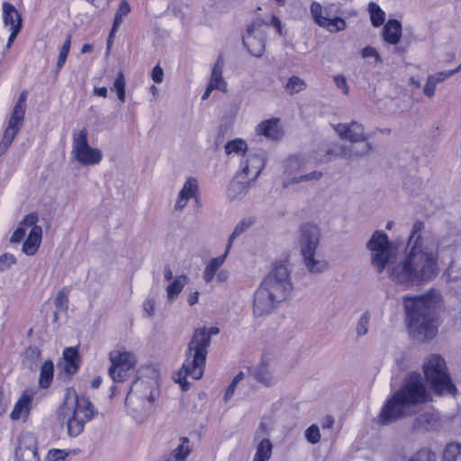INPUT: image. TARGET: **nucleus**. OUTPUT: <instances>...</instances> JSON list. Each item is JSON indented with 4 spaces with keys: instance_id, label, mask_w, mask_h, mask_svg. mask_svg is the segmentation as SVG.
I'll return each mask as SVG.
<instances>
[{
    "instance_id": "f257e3e1",
    "label": "nucleus",
    "mask_w": 461,
    "mask_h": 461,
    "mask_svg": "<svg viewBox=\"0 0 461 461\" xmlns=\"http://www.w3.org/2000/svg\"><path fill=\"white\" fill-rule=\"evenodd\" d=\"M424 222L416 221L408 238V250L399 260L392 261L394 251L386 233L376 230L368 240L366 247L371 256V265L378 274L388 266L390 279L406 287L426 284L434 279L439 272L438 249L437 239L423 235Z\"/></svg>"
},
{
    "instance_id": "f03ea898",
    "label": "nucleus",
    "mask_w": 461,
    "mask_h": 461,
    "mask_svg": "<svg viewBox=\"0 0 461 461\" xmlns=\"http://www.w3.org/2000/svg\"><path fill=\"white\" fill-rule=\"evenodd\" d=\"M429 401L430 393L420 375L416 372L411 373L403 380L401 388L386 401L375 422L379 426L389 425L401 418L411 415L420 404Z\"/></svg>"
},
{
    "instance_id": "7ed1b4c3",
    "label": "nucleus",
    "mask_w": 461,
    "mask_h": 461,
    "mask_svg": "<svg viewBox=\"0 0 461 461\" xmlns=\"http://www.w3.org/2000/svg\"><path fill=\"white\" fill-rule=\"evenodd\" d=\"M405 321L410 336L418 342L424 343L436 337L438 324L435 310L441 301L436 290L417 296H403Z\"/></svg>"
},
{
    "instance_id": "20e7f679",
    "label": "nucleus",
    "mask_w": 461,
    "mask_h": 461,
    "mask_svg": "<svg viewBox=\"0 0 461 461\" xmlns=\"http://www.w3.org/2000/svg\"><path fill=\"white\" fill-rule=\"evenodd\" d=\"M294 289L291 272L284 264L276 265L264 277L254 293L252 312L254 318L272 313L285 302Z\"/></svg>"
},
{
    "instance_id": "39448f33",
    "label": "nucleus",
    "mask_w": 461,
    "mask_h": 461,
    "mask_svg": "<svg viewBox=\"0 0 461 461\" xmlns=\"http://www.w3.org/2000/svg\"><path fill=\"white\" fill-rule=\"evenodd\" d=\"M220 333L217 327H202L194 330L190 342L188 343L185 359L178 372L176 383L183 390L189 388L186 378L190 377L198 380L203 375L205 362L208 354V348L211 344V336Z\"/></svg>"
},
{
    "instance_id": "423d86ee",
    "label": "nucleus",
    "mask_w": 461,
    "mask_h": 461,
    "mask_svg": "<svg viewBox=\"0 0 461 461\" xmlns=\"http://www.w3.org/2000/svg\"><path fill=\"white\" fill-rule=\"evenodd\" d=\"M58 413L66 422L68 434L77 437L83 432L85 424L95 416L96 410L86 396L77 395L74 389L67 388Z\"/></svg>"
},
{
    "instance_id": "0eeeda50",
    "label": "nucleus",
    "mask_w": 461,
    "mask_h": 461,
    "mask_svg": "<svg viewBox=\"0 0 461 461\" xmlns=\"http://www.w3.org/2000/svg\"><path fill=\"white\" fill-rule=\"evenodd\" d=\"M334 131L343 140L349 143L339 146L337 156L346 160H354L369 155L374 150V145L369 141L370 134L365 126L357 121L348 123H339Z\"/></svg>"
},
{
    "instance_id": "6e6552de",
    "label": "nucleus",
    "mask_w": 461,
    "mask_h": 461,
    "mask_svg": "<svg viewBox=\"0 0 461 461\" xmlns=\"http://www.w3.org/2000/svg\"><path fill=\"white\" fill-rule=\"evenodd\" d=\"M422 370L426 380L436 393L451 395L456 393V386L451 382L446 362L441 356L429 355L423 362Z\"/></svg>"
},
{
    "instance_id": "1a4fd4ad",
    "label": "nucleus",
    "mask_w": 461,
    "mask_h": 461,
    "mask_svg": "<svg viewBox=\"0 0 461 461\" xmlns=\"http://www.w3.org/2000/svg\"><path fill=\"white\" fill-rule=\"evenodd\" d=\"M158 386L153 378H138L135 380L126 396L125 404L134 411L146 408V403L152 404L158 396Z\"/></svg>"
},
{
    "instance_id": "9d476101",
    "label": "nucleus",
    "mask_w": 461,
    "mask_h": 461,
    "mask_svg": "<svg viewBox=\"0 0 461 461\" xmlns=\"http://www.w3.org/2000/svg\"><path fill=\"white\" fill-rule=\"evenodd\" d=\"M88 132L86 128L73 133L72 158L83 166L99 164L103 159V152L88 144Z\"/></svg>"
},
{
    "instance_id": "9b49d317",
    "label": "nucleus",
    "mask_w": 461,
    "mask_h": 461,
    "mask_svg": "<svg viewBox=\"0 0 461 461\" xmlns=\"http://www.w3.org/2000/svg\"><path fill=\"white\" fill-rule=\"evenodd\" d=\"M109 360L111 366L108 372L111 378L116 383L125 381L128 372L132 369L137 363L136 357L133 353L119 348L113 349L109 353Z\"/></svg>"
},
{
    "instance_id": "f8f14e48",
    "label": "nucleus",
    "mask_w": 461,
    "mask_h": 461,
    "mask_svg": "<svg viewBox=\"0 0 461 461\" xmlns=\"http://www.w3.org/2000/svg\"><path fill=\"white\" fill-rule=\"evenodd\" d=\"M265 22L256 20L247 29L246 34L242 38L243 44L249 53L255 57H261L265 51Z\"/></svg>"
},
{
    "instance_id": "ddd939ff",
    "label": "nucleus",
    "mask_w": 461,
    "mask_h": 461,
    "mask_svg": "<svg viewBox=\"0 0 461 461\" xmlns=\"http://www.w3.org/2000/svg\"><path fill=\"white\" fill-rule=\"evenodd\" d=\"M321 233L320 228L312 222L303 224L299 230L301 254L316 251L320 246Z\"/></svg>"
},
{
    "instance_id": "4468645a",
    "label": "nucleus",
    "mask_w": 461,
    "mask_h": 461,
    "mask_svg": "<svg viewBox=\"0 0 461 461\" xmlns=\"http://www.w3.org/2000/svg\"><path fill=\"white\" fill-rule=\"evenodd\" d=\"M314 22L331 33L342 32L347 28V23L340 17L328 18L323 15V8L318 2H312L310 6Z\"/></svg>"
},
{
    "instance_id": "2eb2a0df",
    "label": "nucleus",
    "mask_w": 461,
    "mask_h": 461,
    "mask_svg": "<svg viewBox=\"0 0 461 461\" xmlns=\"http://www.w3.org/2000/svg\"><path fill=\"white\" fill-rule=\"evenodd\" d=\"M37 438L33 433L23 432L15 451L16 461H39Z\"/></svg>"
},
{
    "instance_id": "dca6fc26",
    "label": "nucleus",
    "mask_w": 461,
    "mask_h": 461,
    "mask_svg": "<svg viewBox=\"0 0 461 461\" xmlns=\"http://www.w3.org/2000/svg\"><path fill=\"white\" fill-rule=\"evenodd\" d=\"M265 154H249L245 161L240 163V171L237 174V177L244 176L251 182L255 181L265 167Z\"/></svg>"
},
{
    "instance_id": "f3484780",
    "label": "nucleus",
    "mask_w": 461,
    "mask_h": 461,
    "mask_svg": "<svg viewBox=\"0 0 461 461\" xmlns=\"http://www.w3.org/2000/svg\"><path fill=\"white\" fill-rule=\"evenodd\" d=\"M192 451L190 439L187 437H181L174 449L158 456L154 461H186Z\"/></svg>"
},
{
    "instance_id": "a211bd4d",
    "label": "nucleus",
    "mask_w": 461,
    "mask_h": 461,
    "mask_svg": "<svg viewBox=\"0 0 461 461\" xmlns=\"http://www.w3.org/2000/svg\"><path fill=\"white\" fill-rule=\"evenodd\" d=\"M301 255L303 265L309 274L321 275L330 269L329 262L317 250Z\"/></svg>"
},
{
    "instance_id": "6ab92c4d",
    "label": "nucleus",
    "mask_w": 461,
    "mask_h": 461,
    "mask_svg": "<svg viewBox=\"0 0 461 461\" xmlns=\"http://www.w3.org/2000/svg\"><path fill=\"white\" fill-rule=\"evenodd\" d=\"M198 194V181L194 177H188L184 183L182 189L179 191L174 209L176 212L183 211L191 198L196 197Z\"/></svg>"
},
{
    "instance_id": "aec40b11",
    "label": "nucleus",
    "mask_w": 461,
    "mask_h": 461,
    "mask_svg": "<svg viewBox=\"0 0 461 461\" xmlns=\"http://www.w3.org/2000/svg\"><path fill=\"white\" fill-rule=\"evenodd\" d=\"M256 133L257 135L264 136L271 140H279L284 134L280 125V120L277 118H271L261 122L256 127Z\"/></svg>"
},
{
    "instance_id": "412c9836",
    "label": "nucleus",
    "mask_w": 461,
    "mask_h": 461,
    "mask_svg": "<svg viewBox=\"0 0 461 461\" xmlns=\"http://www.w3.org/2000/svg\"><path fill=\"white\" fill-rule=\"evenodd\" d=\"M455 75V71L445 70L430 74L427 77L425 85L423 86V94L428 98H432L436 93V86L438 84L443 83L447 78Z\"/></svg>"
},
{
    "instance_id": "4be33fe9",
    "label": "nucleus",
    "mask_w": 461,
    "mask_h": 461,
    "mask_svg": "<svg viewBox=\"0 0 461 461\" xmlns=\"http://www.w3.org/2000/svg\"><path fill=\"white\" fill-rule=\"evenodd\" d=\"M438 415L431 409L426 410L418 415L412 422V429L415 431L429 430L438 426Z\"/></svg>"
},
{
    "instance_id": "5701e85b",
    "label": "nucleus",
    "mask_w": 461,
    "mask_h": 461,
    "mask_svg": "<svg viewBox=\"0 0 461 461\" xmlns=\"http://www.w3.org/2000/svg\"><path fill=\"white\" fill-rule=\"evenodd\" d=\"M250 372L258 383L266 386H271L276 383V377L273 375V370L267 361L260 362Z\"/></svg>"
},
{
    "instance_id": "b1692460",
    "label": "nucleus",
    "mask_w": 461,
    "mask_h": 461,
    "mask_svg": "<svg viewBox=\"0 0 461 461\" xmlns=\"http://www.w3.org/2000/svg\"><path fill=\"white\" fill-rule=\"evenodd\" d=\"M189 277L186 275H179L169 282L166 286V297L168 303H174L184 290L185 286L189 282Z\"/></svg>"
},
{
    "instance_id": "393cba45",
    "label": "nucleus",
    "mask_w": 461,
    "mask_h": 461,
    "mask_svg": "<svg viewBox=\"0 0 461 461\" xmlns=\"http://www.w3.org/2000/svg\"><path fill=\"white\" fill-rule=\"evenodd\" d=\"M42 236V229L41 226H34L25 241L23 242L22 251L28 255L33 256L39 249Z\"/></svg>"
},
{
    "instance_id": "a878e982",
    "label": "nucleus",
    "mask_w": 461,
    "mask_h": 461,
    "mask_svg": "<svg viewBox=\"0 0 461 461\" xmlns=\"http://www.w3.org/2000/svg\"><path fill=\"white\" fill-rule=\"evenodd\" d=\"M223 67H224L223 59L221 58H218L217 61L215 62V64L212 68L210 81H209L208 85L211 86V88H213L215 90H220L221 92H226L227 91V83L222 77Z\"/></svg>"
},
{
    "instance_id": "bb28decb",
    "label": "nucleus",
    "mask_w": 461,
    "mask_h": 461,
    "mask_svg": "<svg viewBox=\"0 0 461 461\" xmlns=\"http://www.w3.org/2000/svg\"><path fill=\"white\" fill-rule=\"evenodd\" d=\"M402 38V24L397 20H389L383 30V39L385 42L395 45Z\"/></svg>"
},
{
    "instance_id": "cd10ccee",
    "label": "nucleus",
    "mask_w": 461,
    "mask_h": 461,
    "mask_svg": "<svg viewBox=\"0 0 461 461\" xmlns=\"http://www.w3.org/2000/svg\"><path fill=\"white\" fill-rule=\"evenodd\" d=\"M3 19L6 27H10V31L19 24V31L22 28V18L16 8L10 3L5 2L3 4Z\"/></svg>"
},
{
    "instance_id": "c85d7f7f",
    "label": "nucleus",
    "mask_w": 461,
    "mask_h": 461,
    "mask_svg": "<svg viewBox=\"0 0 461 461\" xmlns=\"http://www.w3.org/2000/svg\"><path fill=\"white\" fill-rule=\"evenodd\" d=\"M131 5L126 0H122L119 4V6L115 12L113 23L112 30L109 33L108 39V47L111 45L112 38L117 32L121 25L124 22V18L131 13Z\"/></svg>"
},
{
    "instance_id": "c756f323",
    "label": "nucleus",
    "mask_w": 461,
    "mask_h": 461,
    "mask_svg": "<svg viewBox=\"0 0 461 461\" xmlns=\"http://www.w3.org/2000/svg\"><path fill=\"white\" fill-rule=\"evenodd\" d=\"M228 254L226 249L223 255L213 258L207 263L203 272V278L206 284H210L213 280L220 267L224 264Z\"/></svg>"
},
{
    "instance_id": "7c9ffc66",
    "label": "nucleus",
    "mask_w": 461,
    "mask_h": 461,
    "mask_svg": "<svg viewBox=\"0 0 461 461\" xmlns=\"http://www.w3.org/2000/svg\"><path fill=\"white\" fill-rule=\"evenodd\" d=\"M32 402V396L27 393H23L17 402L15 403L14 410L10 414V418L13 420H17L22 418H25L29 414L30 403Z\"/></svg>"
},
{
    "instance_id": "2f4dec72",
    "label": "nucleus",
    "mask_w": 461,
    "mask_h": 461,
    "mask_svg": "<svg viewBox=\"0 0 461 461\" xmlns=\"http://www.w3.org/2000/svg\"><path fill=\"white\" fill-rule=\"evenodd\" d=\"M78 352L75 348H66L63 351L64 370L69 375L75 374L78 369Z\"/></svg>"
},
{
    "instance_id": "473e14b6",
    "label": "nucleus",
    "mask_w": 461,
    "mask_h": 461,
    "mask_svg": "<svg viewBox=\"0 0 461 461\" xmlns=\"http://www.w3.org/2000/svg\"><path fill=\"white\" fill-rule=\"evenodd\" d=\"M54 365L51 360H46L41 367L39 385L41 388H48L53 379Z\"/></svg>"
},
{
    "instance_id": "72a5a7b5",
    "label": "nucleus",
    "mask_w": 461,
    "mask_h": 461,
    "mask_svg": "<svg viewBox=\"0 0 461 461\" xmlns=\"http://www.w3.org/2000/svg\"><path fill=\"white\" fill-rule=\"evenodd\" d=\"M273 445L268 438L262 439L257 446L253 461H268L271 458Z\"/></svg>"
},
{
    "instance_id": "f704fd0d",
    "label": "nucleus",
    "mask_w": 461,
    "mask_h": 461,
    "mask_svg": "<svg viewBox=\"0 0 461 461\" xmlns=\"http://www.w3.org/2000/svg\"><path fill=\"white\" fill-rule=\"evenodd\" d=\"M254 223V220L251 217L242 219L237 225L235 226L232 233L229 237L228 244H227V253L230 252V248L232 246V242L235 240L237 237H239L241 233L250 228Z\"/></svg>"
},
{
    "instance_id": "c9c22d12",
    "label": "nucleus",
    "mask_w": 461,
    "mask_h": 461,
    "mask_svg": "<svg viewBox=\"0 0 461 461\" xmlns=\"http://www.w3.org/2000/svg\"><path fill=\"white\" fill-rule=\"evenodd\" d=\"M307 87V83L304 79L297 77L292 76L287 79V82L285 85V89L289 95H295Z\"/></svg>"
},
{
    "instance_id": "e433bc0d",
    "label": "nucleus",
    "mask_w": 461,
    "mask_h": 461,
    "mask_svg": "<svg viewBox=\"0 0 461 461\" xmlns=\"http://www.w3.org/2000/svg\"><path fill=\"white\" fill-rule=\"evenodd\" d=\"M368 12L373 26L380 27L384 24L385 21V14L376 3L370 2L368 4Z\"/></svg>"
},
{
    "instance_id": "4c0bfd02",
    "label": "nucleus",
    "mask_w": 461,
    "mask_h": 461,
    "mask_svg": "<svg viewBox=\"0 0 461 461\" xmlns=\"http://www.w3.org/2000/svg\"><path fill=\"white\" fill-rule=\"evenodd\" d=\"M23 118L16 117L12 115L8 123V126L5 131L3 139L6 140V141H11L14 140L16 134L21 129Z\"/></svg>"
},
{
    "instance_id": "58836bf2",
    "label": "nucleus",
    "mask_w": 461,
    "mask_h": 461,
    "mask_svg": "<svg viewBox=\"0 0 461 461\" xmlns=\"http://www.w3.org/2000/svg\"><path fill=\"white\" fill-rule=\"evenodd\" d=\"M224 149L227 155H243L248 150L247 142L242 139H235L226 142Z\"/></svg>"
},
{
    "instance_id": "ea45409f",
    "label": "nucleus",
    "mask_w": 461,
    "mask_h": 461,
    "mask_svg": "<svg viewBox=\"0 0 461 461\" xmlns=\"http://www.w3.org/2000/svg\"><path fill=\"white\" fill-rule=\"evenodd\" d=\"M251 181L244 176L242 177H237L236 176L229 189L230 196L233 198L237 194L246 191Z\"/></svg>"
},
{
    "instance_id": "a19ab883",
    "label": "nucleus",
    "mask_w": 461,
    "mask_h": 461,
    "mask_svg": "<svg viewBox=\"0 0 461 461\" xmlns=\"http://www.w3.org/2000/svg\"><path fill=\"white\" fill-rule=\"evenodd\" d=\"M443 461H461V444H448L444 450Z\"/></svg>"
},
{
    "instance_id": "79ce46f5",
    "label": "nucleus",
    "mask_w": 461,
    "mask_h": 461,
    "mask_svg": "<svg viewBox=\"0 0 461 461\" xmlns=\"http://www.w3.org/2000/svg\"><path fill=\"white\" fill-rule=\"evenodd\" d=\"M125 86L126 82L124 75L122 72H119L117 77L113 82L112 90L117 93L118 99L122 103L125 101Z\"/></svg>"
},
{
    "instance_id": "37998d69",
    "label": "nucleus",
    "mask_w": 461,
    "mask_h": 461,
    "mask_svg": "<svg viewBox=\"0 0 461 461\" xmlns=\"http://www.w3.org/2000/svg\"><path fill=\"white\" fill-rule=\"evenodd\" d=\"M370 314L364 312L357 321L356 332L357 336H364L368 332Z\"/></svg>"
},
{
    "instance_id": "c03bdc74",
    "label": "nucleus",
    "mask_w": 461,
    "mask_h": 461,
    "mask_svg": "<svg viewBox=\"0 0 461 461\" xmlns=\"http://www.w3.org/2000/svg\"><path fill=\"white\" fill-rule=\"evenodd\" d=\"M306 440L311 444H317L321 440L320 429L316 424L311 425L304 432Z\"/></svg>"
},
{
    "instance_id": "a18cd8bd",
    "label": "nucleus",
    "mask_w": 461,
    "mask_h": 461,
    "mask_svg": "<svg viewBox=\"0 0 461 461\" xmlns=\"http://www.w3.org/2000/svg\"><path fill=\"white\" fill-rule=\"evenodd\" d=\"M70 35L68 36L67 40L65 41L64 44L62 45L59 53V58L57 61V69L59 70L64 66L67 57L69 52L70 49Z\"/></svg>"
},
{
    "instance_id": "49530a36",
    "label": "nucleus",
    "mask_w": 461,
    "mask_h": 461,
    "mask_svg": "<svg viewBox=\"0 0 461 461\" xmlns=\"http://www.w3.org/2000/svg\"><path fill=\"white\" fill-rule=\"evenodd\" d=\"M244 378V373L242 371L239 372L236 376L231 381L230 384L227 387L223 400L224 402H228L233 396L235 389L238 384Z\"/></svg>"
},
{
    "instance_id": "de8ad7c7",
    "label": "nucleus",
    "mask_w": 461,
    "mask_h": 461,
    "mask_svg": "<svg viewBox=\"0 0 461 461\" xmlns=\"http://www.w3.org/2000/svg\"><path fill=\"white\" fill-rule=\"evenodd\" d=\"M68 292L65 288H62L60 291H59L55 298L54 304L57 309L60 311H66L68 309Z\"/></svg>"
},
{
    "instance_id": "09e8293b",
    "label": "nucleus",
    "mask_w": 461,
    "mask_h": 461,
    "mask_svg": "<svg viewBox=\"0 0 461 461\" xmlns=\"http://www.w3.org/2000/svg\"><path fill=\"white\" fill-rule=\"evenodd\" d=\"M16 264V258L10 253H4L0 256V271L4 272L10 269Z\"/></svg>"
},
{
    "instance_id": "8fccbe9b",
    "label": "nucleus",
    "mask_w": 461,
    "mask_h": 461,
    "mask_svg": "<svg viewBox=\"0 0 461 461\" xmlns=\"http://www.w3.org/2000/svg\"><path fill=\"white\" fill-rule=\"evenodd\" d=\"M25 100H26V94L25 93H22L14 108V111H13V113L12 115H14L16 116L17 118L20 117V118H23L24 119V114H25Z\"/></svg>"
},
{
    "instance_id": "3c124183",
    "label": "nucleus",
    "mask_w": 461,
    "mask_h": 461,
    "mask_svg": "<svg viewBox=\"0 0 461 461\" xmlns=\"http://www.w3.org/2000/svg\"><path fill=\"white\" fill-rule=\"evenodd\" d=\"M409 461H436V458L430 451L421 449L415 453Z\"/></svg>"
},
{
    "instance_id": "603ef678",
    "label": "nucleus",
    "mask_w": 461,
    "mask_h": 461,
    "mask_svg": "<svg viewBox=\"0 0 461 461\" xmlns=\"http://www.w3.org/2000/svg\"><path fill=\"white\" fill-rule=\"evenodd\" d=\"M156 299L154 297L147 298L142 304V308L149 318L155 315L156 312Z\"/></svg>"
},
{
    "instance_id": "864d4df0",
    "label": "nucleus",
    "mask_w": 461,
    "mask_h": 461,
    "mask_svg": "<svg viewBox=\"0 0 461 461\" xmlns=\"http://www.w3.org/2000/svg\"><path fill=\"white\" fill-rule=\"evenodd\" d=\"M361 57L363 59L373 58V59H375L376 63L382 62V58H381L380 54L375 48H373L371 46H366L361 50Z\"/></svg>"
},
{
    "instance_id": "5fc2aeb1",
    "label": "nucleus",
    "mask_w": 461,
    "mask_h": 461,
    "mask_svg": "<svg viewBox=\"0 0 461 461\" xmlns=\"http://www.w3.org/2000/svg\"><path fill=\"white\" fill-rule=\"evenodd\" d=\"M321 171H312L309 174L302 175L293 179L294 183L304 182V181H312V180H319L322 176Z\"/></svg>"
},
{
    "instance_id": "6e6d98bb",
    "label": "nucleus",
    "mask_w": 461,
    "mask_h": 461,
    "mask_svg": "<svg viewBox=\"0 0 461 461\" xmlns=\"http://www.w3.org/2000/svg\"><path fill=\"white\" fill-rule=\"evenodd\" d=\"M334 82L337 87L341 88L345 95H348L349 86L347 83V79L343 75L334 76Z\"/></svg>"
},
{
    "instance_id": "4d7b16f0",
    "label": "nucleus",
    "mask_w": 461,
    "mask_h": 461,
    "mask_svg": "<svg viewBox=\"0 0 461 461\" xmlns=\"http://www.w3.org/2000/svg\"><path fill=\"white\" fill-rule=\"evenodd\" d=\"M38 220H39L38 214L36 212H32V213L27 214L23 218V221L21 222V225H24L26 227H31L32 229L34 226H38L37 225Z\"/></svg>"
},
{
    "instance_id": "13d9d810",
    "label": "nucleus",
    "mask_w": 461,
    "mask_h": 461,
    "mask_svg": "<svg viewBox=\"0 0 461 461\" xmlns=\"http://www.w3.org/2000/svg\"><path fill=\"white\" fill-rule=\"evenodd\" d=\"M25 229L22 226L18 227L15 231L11 236L10 241L12 243H17L20 242L25 236Z\"/></svg>"
},
{
    "instance_id": "bf43d9fd",
    "label": "nucleus",
    "mask_w": 461,
    "mask_h": 461,
    "mask_svg": "<svg viewBox=\"0 0 461 461\" xmlns=\"http://www.w3.org/2000/svg\"><path fill=\"white\" fill-rule=\"evenodd\" d=\"M163 69L158 65L153 68L151 77L155 83H161L163 81Z\"/></svg>"
},
{
    "instance_id": "052dcab7",
    "label": "nucleus",
    "mask_w": 461,
    "mask_h": 461,
    "mask_svg": "<svg viewBox=\"0 0 461 461\" xmlns=\"http://www.w3.org/2000/svg\"><path fill=\"white\" fill-rule=\"evenodd\" d=\"M269 25L273 26L279 35L283 34L282 22H281V20L277 16L273 15L271 17L270 22H269Z\"/></svg>"
},
{
    "instance_id": "680f3d73",
    "label": "nucleus",
    "mask_w": 461,
    "mask_h": 461,
    "mask_svg": "<svg viewBox=\"0 0 461 461\" xmlns=\"http://www.w3.org/2000/svg\"><path fill=\"white\" fill-rule=\"evenodd\" d=\"M49 461H60L64 459V454L62 450L53 449L49 452Z\"/></svg>"
},
{
    "instance_id": "e2e57ef3",
    "label": "nucleus",
    "mask_w": 461,
    "mask_h": 461,
    "mask_svg": "<svg viewBox=\"0 0 461 461\" xmlns=\"http://www.w3.org/2000/svg\"><path fill=\"white\" fill-rule=\"evenodd\" d=\"M199 296H200V292L199 291L191 292L188 294V297H187L188 304L190 306H194V304H196L198 303Z\"/></svg>"
},
{
    "instance_id": "0e129e2a",
    "label": "nucleus",
    "mask_w": 461,
    "mask_h": 461,
    "mask_svg": "<svg viewBox=\"0 0 461 461\" xmlns=\"http://www.w3.org/2000/svg\"><path fill=\"white\" fill-rule=\"evenodd\" d=\"M229 276H230V273L226 269L219 270L217 275H216V278H217L219 283L226 282L229 279Z\"/></svg>"
},
{
    "instance_id": "69168bd1",
    "label": "nucleus",
    "mask_w": 461,
    "mask_h": 461,
    "mask_svg": "<svg viewBox=\"0 0 461 461\" xmlns=\"http://www.w3.org/2000/svg\"><path fill=\"white\" fill-rule=\"evenodd\" d=\"M163 275L166 281L171 282L175 276H173V271L170 267V266L167 265L163 268Z\"/></svg>"
},
{
    "instance_id": "338daca9",
    "label": "nucleus",
    "mask_w": 461,
    "mask_h": 461,
    "mask_svg": "<svg viewBox=\"0 0 461 461\" xmlns=\"http://www.w3.org/2000/svg\"><path fill=\"white\" fill-rule=\"evenodd\" d=\"M19 32H20V31H19V24H18L14 28V30L11 31L10 36H9L7 43H6V48L11 47V45L13 44L14 39L16 38V36L18 35Z\"/></svg>"
},
{
    "instance_id": "774afa93",
    "label": "nucleus",
    "mask_w": 461,
    "mask_h": 461,
    "mask_svg": "<svg viewBox=\"0 0 461 461\" xmlns=\"http://www.w3.org/2000/svg\"><path fill=\"white\" fill-rule=\"evenodd\" d=\"M333 424H334L333 419L331 417L328 416L324 419L321 425H322L323 429H329L332 428Z\"/></svg>"
}]
</instances>
